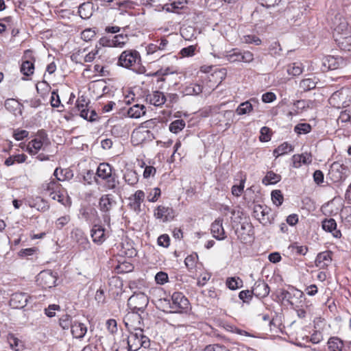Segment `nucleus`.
Segmentation results:
<instances>
[{"mask_svg": "<svg viewBox=\"0 0 351 351\" xmlns=\"http://www.w3.org/2000/svg\"><path fill=\"white\" fill-rule=\"evenodd\" d=\"M117 64L136 73H143L145 69L141 64V56L136 50H125L120 55Z\"/></svg>", "mask_w": 351, "mask_h": 351, "instance_id": "1", "label": "nucleus"}, {"mask_svg": "<svg viewBox=\"0 0 351 351\" xmlns=\"http://www.w3.org/2000/svg\"><path fill=\"white\" fill-rule=\"evenodd\" d=\"M127 343L129 351H138L141 348L147 349L151 345L150 339L144 335L143 329L130 331Z\"/></svg>", "mask_w": 351, "mask_h": 351, "instance_id": "2", "label": "nucleus"}, {"mask_svg": "<svg viewBox=\"0 0 351 351\" xmlns=\"http://www.w3.org/2000/svg\"><path fill=\"white\" fill-rule=\"evenodd\" d=\"M72 111L73 115L79 114L82 118L90 122H93L98 119V115L95 110H91L90 111L88 101H86L84 96L77 98L75 106Z\"/></svg>", "mask_w": 351, "mask_h": 351, "instance_id": "3", "label": "nucleus"}, {"mask_svg": "<svg viewBox=\"0 0 351 351\" xmlns=\"http://www.w3.org/2000/svg\"><path fill=\"white\" fill-rule=\"evenodd\" d=\"M350 174L348 167L339 162H334L329 169L328 178L333 182H339L345 180Z\"/></svg>", "mask_w": 351, "mask_h": 351, "instance_id": "4", "label": "nucleus"}, {"mask_svg": "<svg viewBox=\"0 0 351 351\" xmlns=\"http://www.w3.org/2000/svg\"><path fill=\"white\" fill-rule=\"evenodd\" d=\"M351 90L348 88H342L335 92L330 97L329 102L330 104L337 108L349 106L351 102Z\"/></svg>", "mask_w": 351, "mask_h": 351, "instance_id": "5", "label": "nucleus"}, {"mask_svg": "<svg viewBox=\"0 0 351 351\" xmlns=\"http://www.w3.org/2000/svg\"><path fill=\"white\" fill-rule=\"evenodd\" d=\"M43 189L48 193L51 199L62 202L64 195L62 186L56 179L51 178L49 181L43 184Z\"/></svg>", "mask_w": 351, "mask_h": 351, "instance_id": "6", "label": "nucleus"}, {"mask_svg": "<svg viewBox=\"0 0 351 351\" xmlns=\"http://www.w3.org/2000/svg\"><path fill=\"white\" fill-rule=\"evenodd\" d=\"M148 303V297L143 293H138L130 297L128 306L131 311L143 313Z\"/></svg>", "mask_w": 351, "mask_h": 351, "instance_id": "7", "label": "nucleus"}, {"mask_svg": "<svg viewBox=\"0 0 351 351\" xmlns=\"http://www.w3.org/2000/svg\"><path fill=\"white\" fill-rule=\"evenodd\" d=\"M254 215L263 226L274 223V217L271 210L266 206H255Z\"/></svg>", "mask_w": 351, "mask_h": 351, "instance_id": "8", "label": "nucleus"}, {"mask_svg": "<svg viewBox=\"0 0 351 351\" xmlns=\"http://www.w3.org/2000/svg\"><path fill=\"white\" fill-rule=\"evenodd\" d=\"M171 301L170 308L176 313H182L189 306V300L181 292H174L171 295Z\"/></svg>", "mask_w": 351, "mask_h": 351, "instance_id": "9", "label": "nucleus"}, {"mask_svg": "<svg viewBox=\"0 0 351 351\" xmlns=\"http://www.w3.org/2000/svg\"><path fill=\"white\" fill-rule=\"evenodd\" d=\"M57 276L51 270L40 271L36 278L37 284L43 289H49L56 285Z\"/></svg>", "mask_w": 351, "mask_h": 351, "instance_id": "10", "label": "nucleus"}, {"mask_svg": "<svg viewBox=\"0 0 351 351\" xmlns=\"http://www.w3.org/2000/svg\"><path fill=\"white\" fill-rule=\"evenodd\" d=\"M125 327L129 330L135 331V329H141L142 317L138 311L128 312L123 318Z\"/></svg>", "mask_w": 351, "mask_h": 351, "instance_id": "11", "label": "nucleus"}, {"mask_svg": "<svg viewBox=\"0 0 351 351\" xmlns=\"http://www.w3.org/2000/svg\"><path fill=\"white\" fill-rule=\"evenodd\" d=\"M101 180L105 182V187L110 191H112L113 193L121 195L122 189L120 186V181L119 180V176L115 172V170H113L108 173L106 177H103Z\"/></svg>", "mask_w": 351, "mask_h": 351, "instance_id": "12", "label": "nucleus"}, {"mask_svg": "<svg viewBox=\"0 0 351 351\" xmlns=\"http://www.w3.org/2000/svg\"><path fill=\"white\" fill-rule=\"evenodd\" d=\"M21 72L25 76H30L34 71V58L32 56V51L26 50L23 56V62L20 68Z\"/></svg>", "mask_w": 351, "mask_h": 351, "instance_id": "13", "label": "nucleus"}, {"mask_svg": "<svg viewBox=\"0 0 351 351\" xmlns=\"http://www.w3.org/2000/svg\"><path fill=\"white\" fill-rule=\"evenodd\" d=\"M154 215L156 219L162 220V222H167L173 220L175 213L172 208L160 205L154 209Z\"/></svg>", "mask_w": 351, "mask_h": 351, "instance_id": "14", "label": "nucleus"}, {"mask_svg": "<svg viewBox=\"0 0 351 351\" xmlns=\"http://www.w3.org/2000/svg\"><path fill=\"white\" fill-rule=\"evenodd\" d=\"M343 64L344 62L341 57L327 56L322 60V70L324 71L337 69Z\"/></svg>", "mask_w": 351, "mask_h": 351, "instance_id": "15", "label": "nucleus"}, {"mask_svg": "<svg viewBox=\"0 0 351 351\" xmlns=\"http://www.w3.org/2000/svg\"><path fill=\"white\" fill-rule=\"evenodd\" d=\"M145 101L156 107H162L166 104L167 99L164 93L159 90H154L145 95Z\"/></svg>", "mask_w": 351, "mask_h": 351, "instance_id": "16", "label": "nucleus"}, {"mask_svg": "<svg viewBox=\"0 0 351 351\" xmlns=\"http://www.w3.org/2000/svg\"><path fill=\"white\" fill-rule=\"evenodd\" d=\"M71 237L82 250H86L90 248V243L82 230L79 228L73 230L71 232Z\"/></svg>", "mask_w": 351, "mask_h": 351, "instance_id": "17", "label": "nucleus"}, {"mask_svg": "<svg viewBox=\"0 0 351 351\" xmlns=\"http://www.w3.org/2000/svg\"><path fill=\"white\" fill-rule=\"evenodd\" d=\"M29 298L26 293H15L12 295L10 304L14 308H22L27 305Z\"/></svg>", "mask_w": 351, "mask_h": 351, "instance_id": "18", "label": "nucleus"}, {"mask_svg": "<svg viewBox=\"0 0 351 351\" xmlns=\"http://www.w3.org/2000/svg\"><path fill=\"white\" fill-rule=\"evenodd\" d=\"M145 197V194L144 191L138 190L134 195L129 197L130 202L128 206L132 210L138 213L141 210V203L144 201Z\"/></svg>", "mask_w": 351, "mask_h": 351, "instance_id": "19", "label": "nucleus"}, {"mask_svg": "<svg viewBox=\"0 0 351 351\" xmlns=\"http://www.w3.org/2000/svg\"><path fill=\"white\" fill-rule=\"evenodd\" d=\"M252 292L258 298H265L269 293V287L264 280H258L254 283Z\"/></svg>", "mask_w": 351, "mask_h": 351, "instance_id": "20", "label": "nucleus"}, {"mask_svg": "<svg viewBox=\"0 0 351 351\" xmlns=\"http://www.w3.org/2000/svg\"><path fill=\"white\" fill-rule=\"evenodd\" d=\"M322 226L325 231L332 233L334 237L337 239L341 238V232L337 228V223L334 219H324L322 223Z\"/></svg>", "mask_w": 351, "mask_h": 351, "instance_id": "21", "label": "nucleus"}, {"mask_svg": "<svg viewBox=\"0 0 351 351\" xmlns=\"http://www.w3.org/2000/svg\"><path fill=\"white\" fill-rule=\"evenodd\" d=\"M332 253L324 251L319 253L315 258V265L320 269H326L332 262Z\"/></svg>", "mask_w": 351, "mask_h": 351, "instance_id": "22", "label": "nucleus"}, {"mask_svg": "<svg viewBox=\"0 0 351 351\" xmlns=\"http://www.w3.org/2000/svg\"><path fill=\"white\" fill-rule=\"evenodd\" d=\"M211 233L216 239L223 240L226 238L225 231L223 228V219L218 218L211 224Z\"/></svg>", "mask_w": 351, "mask_h": 351, "instance_id": "23", "label": "nucleus"}, {"mask_svg": "<svg viewBox=\"0 0 351 351\" xmlns=\"http://www.w3.org/2000/svg\"><path fill=\"white\" fill-rule=\"evenodd\" d=\"M116 202L110 194L103 195L99 200V208L102 213H110Z\"/></svg>", "mask_w": 351, "mask_h": 351, "instance_id": "24", "label": "nucleus"}, {"mask_svg": "<svg viewBox=\"0 0 351 351\" xmlns=\"http://www.w3.org/2000/svg\"><path fill=\"white\" fill-rule=\"evenodd\" d=\"M93 241L98 245L103 243L106 239L105 229L100 225H95L91 230Z\"/></svg>", "mask_w": 351, "mask_h": 351, "instance_id": "25", "label": "nucleus"}, {"mask_svg": "<svg viewBox=\"0 0 351 351\" xmlns=\"http://www.w3.org/2000/svg\"><path fill=\"white\" fill-rule=\"evenodd\" d=\"M293 167L299 168L304 165H308L312 162V156L311 154L304 153L302 154H295L292 157Z\"/></svg>", "mask_w": 351, "mask_h": 351, "instance_id": "26", "label": "nucleus"}, {"mask_svg": "<svg viewBox=\"0 0 351 351\" xmlns=\"http://www.w3.org/2000/svg\"><path fill=\"white\" fill-rule=\"evenodd\" d=\"M27 203L29 207L34 208L38 211L44 212L47 210L49 208L47 202L40 197L29 199Z\"/></svg>", "mask_w": 351, "mask_h": 351, "instance_id": "27", "label": "nucleus"}, {"mask_svg": "<svg viewBox=\"0 0 351 351\" xmlns=\"http://www.w3.org/2000/svg\"><path fill=\"white\" fill-rule=\"evenodd\" d=\"M86 326L84 324L78 322L77 321H75L71 328V332L73 337L76 339L83 338L86 335Z\"/></svg>", "mask_w": 351, "mask_h": 351, "instance_id": "28", "label": "nucleus"}, {"mask_svg": "<svg viewBox=\"0 0 351 351\" xmlns=\"http://www.w3.org/2000/svg\"><path fill=\"white\" fill-rule=\"evenodd\" d=\"M93 11V5L91 2L87 1L82 3L78 8V13L83 19H89Z\"/></svg>", "mask_w": 351, "mask_h": 351, "instance_id": "29", "label": "nucleus"}, {"mask_svg": "<svg viewBox=\"0 0 351 351\" xmlns=\"http://www.w3.org/2000/svg\"><path fill=\"white\" fill-rule=\"evenodd\" d=\"M135 3L130 0L119 1L113 5L112 9H116L120 11V14H124L128 12V10L133 9L135 5Z\"/></svg>", "mask_w": 351, "mask_h": 351, "instance_id": "30", "label": "nucleus"}, {"mask_svg": "<svg viewBox=\"0 0 351 351\" xmlns=\"http://www.w3.org/2000/svg\"><path fill=\"white\" fill-rule=\"evenodd\" d=\"M335 41L341 50L351 51V35L346 36L340 35L335 38Z\"/></svg>", "mask_w": 351, "mask_h": 351, "instance_id": "31", "label": "nucleus"}, {"mask_svg": "<svg viewBox=\"0 0 351 351\" xmlns=\"http://www.w3.org/2000/svg\"><path fill=\"white\" fill-rule=\"evenodd\" d=\"M128 115L130 118L138 119L145 114L143 105L135 104L128 110Z\"/></svg>", "mask_w": 351, "mask_h": 351, "instance_id": "32", "label": "nucleus"}, {"mask_svg": "<svg viewBox=\"0 0 351 351\" xmlns=\"http://www.w3.org/2000/svg\"><path fill=\"white\" fill-rule=\"evenodd\" d=\"M114 170V169L108 163L102 162L100 163L96 171V176L99 179H101L103 177H106L108 173H110L111 171Z\"/></svg>", "mask_w": 351, "mask_h": 351, "instance_id": "33", "label": "nucleus"}, {"mask_svg": "<svg viewBox=\"0 0 351 351\" xmlns=\"http://www.w3.org/2000/svg\"><path fill=\"white\" fill-rule=\"evenodd\" d=\"M343 343L338 337H331L328 341V351H343Z\"/></svg>", "mask_w": 351, "mask_h": 351, "instance_id": "34", "label": "nucleus"}, {"mask_svg": "<svg viewBox=\"0 0 351 351\" xmlns=\"http://www.w3.org/2000/svg\"><path fill=\"white\" fill-rule=\"evenodd\" d=\"M123 179L128 185L134 186L138 182V176L136 171L127 169L123 174Z\"/></svg>", "mask_w": 351, "mask_h": 351, "instance_id": "35", "label": "nucleus"}, {"mask_svg": "<svg viewBox=\"0 0 351 351\" xmlns=\"http://www.w3.org/2000/svg\"><path fill=\"white\" fill-rule=\"evenodd\" d=\"M317 81L315 77L303 79L300 83V88L303 91H309L316 87Z\"/></svg>", "mask_w": 351, "mask_h": 351, "instance_id": "36", "label": "nucleus"}, {"mask_svg": "<svg viewBox=\"0 0 351 351\" xmlns=\"http://www.w3.org/2000/svg\"><path fill=\"white\" fill-rule=\"evenodd\" d=\"M311 101L309 100H297L293 103L294 114H299L302 110L310 108Z\"/></svg>", "mask_w": 351, "mask_h": 351, "instance_id": "37", "label": "nucleus"}, {"mask_svg": "<svg viewBox=\"0 0 351 351\" xmlns=\"http://www.w3.org/2000/svg\"><path fill=\"white\" fill-rule=\"evenodd\" d=\"M74 322L73 317L67 314L62 315L59 319V325L63 330L71 329Z\"/></svg>", "mask_w": 351, "mask_h": 351, "instance_id": "38", "label": "nucleus"}, {"mask_svg": "<svg viewBox=\"0 0 351 351\" xmlns=\"http://www.w3.org/2000/svg\"><path fill=\"white\" fill-rule=\"evenodd\" d=\"M281 176L273 171L267 173L265 178L263 179V183L265 185L274 184L280 182Z\"/></svg>", "mask_w": 351, "mask_h": 351, "instance_id": "39", "label": "nucleus"}, {"mask_svg": "<svg viewBox=\"0 0 351 351\" xmlns=\"http://www.w3.org/2000/svg\"><path fill=\"white\" fill-rule=\"evenodd\" d=\"M313 311V304L309 302H306L305 306L301 305L296 309L297 315L300 318H304L307 314H311Z\"/></svg>", "mask_w": 351, "mask_h": 351, "instance_id": "40", "label": "nucleus"}, {"mask_svg": "<svg viewBox=\"0 0 351 351\" xmlns=\"http://www.w3.org/2000/svg\"><path fill=\"white\" fill-rule=\"evenodd\" d=\"M43 144V141L40 139H33L27 145V151L31 154H36L41 149Z\"/></svg>", "mask_w": 351, "mask_h": 351, "instance_id": "41", "label": "nucleus"}, {"mask_svg": "<svg viewBox=\"0 0 351 351\" xmlns=\"http://www.w3.org/2000/svg\"><path fill=\"white\" fill-rule=\"evenodd\" d=\"M287 71L289 75L297 76L302 73L303 67L300 62H293L287 66Z\"/></svg>", "mask_w": 351, "mask_h": 351, "instance_id": "42", "label": "nucleus"}, {"mask_svg": "<svg viewBox=\"0 0 351 351\" xmlns=\"http://www.w3.org/2000/svg\"><path fill=\"white\" fill-rule=\"evenodd\" d=\"M202 92V87L197 84H191L184 89V94L186 95H197Z\"/></svg>", "mask_w": 351, "mask_h": 351, "instance_id": "43", "label": "nucleus"}, {"mask_svg": "<svg viewBox=\"0 0 351 351\" xmlns=\"http://www.w3.org/2000/svg\"><path fill=\"white\" fill-rule=\"evenodd\" d=\"M293 151V147L287 142L282 143L274 151V154L276 156L284 155Z\"/></svg>", "mask_w": 351, "mask_h": 351, "instance_id": "44", "label": "nucleus"}, {"mask_svg": "<svg viewBox=\"0 0 351 351\" xmlns=\"http://www.w3.org/2000/svg\"><path fill=\"white\" fill-rule=\"evenodd\" d=\"M245 181L246 176H244L243 178H241L239 184H234L232 186L231 193L234 196L239 197L241 195L244 190Z\"/></svg>", "mask_w": 351, "mask_h": 351, "instance_id": "45", "label": "nucleus"}, {"mask_svg": "<svg viewBox=\"0 0 351 351\" xmlns=\"http://www.w3.org/2000/svg\"><path fill=\"white\" fill-rule=\"evenodd\" d=\"M184 127L185 121L184 120L176 119L170 123L169 130L174 134H177L183 130Z\"/></svg>", "mask_w": 351, "mask_h": 351, "instance_id": "46", "label": "nucleus"}, {"mask_svg": "<svg viewBox=\"0 0 351 351\" xmlns=\"http://www.w3.org/2000/svg\"><path fill=\"white\" fill-rule=\"evenodd\" d=\"M253 109L252 105L248 101L241 103L236 110L239 115H243L250 112Z\"/></svg>", "mask_w": 351, "mask_h": 351, "instance_id": "47", "label": "nucleus"}, {"mask_svg": "<svg viewBox=\"0 0 351 351\" xmlns=\"http://www.w3.org/2000/svg\"><path fill=\"white\" fill-rule=\"evenodd\" d=\"M226 286L231 290H235L242 286V280L238 277H230L226 280Z\"/></svg>", "mask_w": 351, "mask_h": 351, "instance_id": "48", "label": "nucleus"}, {"mask_svg": "<svg viewBox=\"0 0 351 351\" xmlns=\"http://www.w3.org/2000/svg\"><path fill=\"white\" fill-rule=\"evenodd\" d=\"M128 40V37L126 34H118L113 36V41L114 47H123Z\"/></svg>", "mask_w": 351, "mask_h": 351, "instance_id": "49", "label": "nucleus"}, {"mask_svg": "<svg viewBox=\"0 0 351 351\" xmlns=\"http://www.w3.org/2000/svg\"><path fill=\"white\" fill-rule=\"evenodd\" d=\"M311 130V125L308 123H298L294 128V131L298 134H308Z\"/></svg>", "mask_w": 351, "mask_h": 351, "instance_id": "50", "label": "nucleus"}, {"mask_svg": "<svg viewBox=\"0 0 351 351\" xmlns=\"http://www.w3.org/2000/svg\"><path fill=\"white\" fill-rule=\"evenodd\" d=\"M289 248L298 255H305L308 252V247L306 246L298 245L297 243L290 245Z\"/></svg>", "mask_w": 351, "mask_h": 351, "instance_id": "51", "label": "nucleus"}, {"mask_svg": "<svg viewBox=\"0 0 351 351\" xmlns=\"http://www.w3.org/2000/svg\"><path fill=\"white\" fill-rule=\"evenodd\" d=\"M283 199V195L280 190H274L271 192L272 202L277 206L282 204Z\"/></svg>", "mask_w": 351, "mask_h": 351, "instance_id": "52", "label": "nucleus"}, {"mask_svg": "<svg viewBox=\"0 0 351 351\" xmlns=\"http://www.w3.org/2000/svg\"><path fill=\"white\" fill-rule=\"evenodd\" d=\"M226 58L230 62H241V52L233 49L226 55Z\"/></svg>", "mask_w": 351, "mask_h": 351, "instance_id": "53", "label": "nucleus"}, {"mask_svg": "<svg viewBox=\"0 0 351 351\" xmlns=\"http://www.w3.org/2000/svg\"><path fill=\"white\" fill-rule=\"evenodd\" d=\"M271 139V130L264 126L261 129L259 140L261 142H268Z\"/></svg>", "mask_w": 351, "mask_h": 351, "instance_id": "54", "label": "nucleus"}, {"mask_svg": "<svg viewBox=\"0 0 351 351\" xmlns=\"http://www.w3.org/2000/svg\"><path fill=\"white\" fill-rule=\"evenodd\" d=\"M19 103L14 99H8L5 101V107L12 112H14L19 108Z\"/></svg>", "mask_w": 351, "mask_h": 351, "instance_id": "55", "label": "nucleus"}, {"mask_svg": "<svg viewBox=\"0 0 351 351\" xmlns=\"http://www.w3.org/2000/svg\"><path fill=\"white\" fill-rule=\"evenodd\" d=\"M148 130L141 131V130H134L132 134V140L133 142H136V143H139L140 141H143L145 138V133H147Z\"/></svg>", "mask_w": 351, "mask_h": 351, "instance_id": "56", "label": "nucleus"}, {"mask_svg": "<svg viewBox=\"0 0 351 351\" xmlns=\"http://www.w3.org/2000/svg\"><path fill=\"white\" fill-rule=\"evenodd\" d=\"M160 194L161 191L159 188L156 187L153 189L147 196V201L149 202H156L160 196Z\"/></svg>", "mask_w": 351, "mask_h": 351, "instance_id": "57", "label": "nucleus"}, {"mask_svg": "<svg viewBox=\"0 0 351 351\" xmlns=\"http://www.w3.org/2000/svg\"><path fill=\"white\" fill-rule=\"evenodd\" d=\"M155 280L158 285H164L169 280L168 274L164 271H159L155 276Z\"/></svg>", "mask_w": 351, "mask_h": 351, "instance_id": "58", "label": "nucleus"}, {"mask_svg": "<svg viewBox=\"0 0 351 351\" xmlns=\"http://www.w3.org/2000/svg\"><path fill=\"white\" fill-rule=\"evenodd\" d=\"M157 243L160 246L168 247L170 245V238L169 235L166 234L160 235L158 238Z\"/></svg>", "mask_w": 351, "mask_h": 351, "instance_id": "59", "label": "nucleus"}, {"mask_svg": "<svg viewBox=\"0 0 351 351\" xmlns=\"http://www.w3.org/2000/svg\"><path fill=\"white\" fill-rule=\"evenodd\" d=\"M60 308L59 305L57 304H50L47 308L45 309V315L49 317H53L55 316L56 311H59Z\"/></svg>", "mask_w": 351, "mask_h": 351, "instance_id": "60", "label": "nucleus"}, {"mask_svg": "<svg viewBox=\"0 0 351 351\" xmlns=\"http://www.w3.org/2000/svg\"><path fill=\"white\" fill-rule=\"evenodd\" d=\"M133 266L129 263H123L117 267L118 273H127L132 271Z\"/></svg>", "mask_w": 351, "mask_h": 351, "instance_id": "61", "label": "nucleus"}, {"mask_svg": "<svg viewBox=\"0 0 351 351\" xmlns=\"http://www.w3.org/2000/svg\"><path fill=\"white\" fill-rule=\"evenodd\" d=\"M8 341L12 349L15 350L16 351L19 350V343L21 341L16 337H15L13 335H9Z\"/></svg>", "mask_w": 351, "mask_h": 351, "instance_id": "62", "label": "nucleus"}, {"mask_svg": "<svg viewBox=\"0 0 351 351\" xmlns=\"http://www.w3.org/2000/svg\"><path fill=\"white\" fill-rule=\"evenodd\" d=\"M71 220L69 215H64L59 217L56 221V226L58 228L61 229L66 225Z\"/></svg>", "mask_w": 351, "mask_h": 351, "instance_id": "63", "label": "nucleus"}, {"mask_svg": "<svg viewBox=\"0 0 351 351\" xmlns=\"http://www.w3.org/2000/svg\"><path fill=\"white\" fill-rule=\"evenodd\" d=\"M204 351H229L224 346L213 344L206 346Z\"/></svg>", "mask_w": 351, "mask_h": 351, "instance_id": "64", "label": "nucleus"}]
</instances>
